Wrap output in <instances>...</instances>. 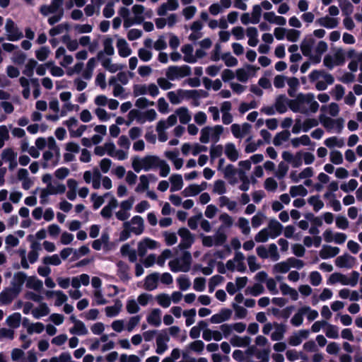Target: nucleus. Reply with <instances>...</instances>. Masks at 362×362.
<instances>
[{
	"label": "nucleus",
	"instance_id": "obj_42",
	"mask_svg": "<svg viewBox=\"0 0 362 362\" xmlns=\"http://www.w3.org/2000/svg\"><path fill=\"white\" fill-rule=\"evenodd\" d=\"M308 202L313 206L315 212H317L324 206V203L320 199L319 195L311 196L308 199Z\"/></svg>",
	"mask_w": 362,
	"mask_h": 362
},
{
	"label": "nucleus",
	"instance_id": "obj_54",
	"mask_svg": "<svg viewBox=\"0 0 362 362\" xmlns=\"http://www.w3.org/2000/svg\"><path fill=\"white\" fill-rule=\"evenodd\" d=\"M221 58L224 60L226 66L228 67L235 66L238 63V59L232 56L230 52L223 54Z\"/></svg>",
	"mask_w": 362,
	"mask_h": 362
},
{
	"label": "nucleus",
	"instance_id": "obj_9",
	"mask_svg": "<svg viewBox=\"0 0 362 362\" xmlns=\"http://www.w3.org/2000/svg\"><path fill=\"white\" fill-rule=\"evenodd\" d=\"M160 158L157 156L148 155L142 158L143 167L145 171L158 168Z\"/></svg>",
	"mask_w": 362,
	"mask_h": 362
},
{
	"label": "nucleus",
	"instance_id": "obj_6",
	"mask_svg": "<svg viewBox=\"0 0 362 362\" xmlns=\"http://www.w3.org/2000/svg\"><path fill=\"white\" fill-rule=\"evenodd\" d=\"M356 262V258L347 253L339 256L335 259V264L339 268L351 269Z\"/></svg>",
	"mask_w": 362,
	"mask_h": 362
},
{
	"label": "nucleus",
	"instance_id": "obj_5",
	"mask_svg": "<svg viewBox=\"0 0 362 362\" xmlns=\"http://www.w3.org/2000/svg\"><path fill=\"white\" fill-rule=\"evenodd\" d=\"M245 67L247 70L243 68H240L236 70L237 79L242 83L247 82L250 74L255 76L256 71L259 69V67H256L251 64H246Z\"/></svg>",
	"mask_w": 362,
	"mask_h": 362
},
{
	"label": "nucleus",
	"instance_id": "obj_15",
	"mask_svg": "<svg viewBox=\"0 0 362 362\" xmlns=\"http://www.w3.org/2000/svg\"><path fill=\"white\" fill-rule=\"evenodd\" d=\"M119 55L122 57H127L132 54V49L124 38H119L117 42Z\"/></svg>",
	"mask_w": 362,
	"mask_h": 362
},
{
	"label": "nucleus",
	"instance_id": "obj_25",
	"mask_svg": "<svg viewBox=\"0 0 362 362\" xmlns=\"http://www.w3.org/2000/svg\"><path fill=\"white\" fill-rule=\"evenodd\" d=\"M171 182L170 191L176 192L179 191L182 188L183 180L182 177L180 174H173L170 177Z\"/></svg>",
	"mask_w": 362,
	"mask_h": 362
},
{
	"label": "nucleus",
	"instance_id": "obj_62",
	"mask_svg": "<svg viewBox=\"0 0 362 362\" xmlns=\"http://www.w3.org/2000/svg\"><path fill=\"white\" fill-rule=\"evenodd\" d=\"M44 329V325L42 322H37L30 325V326L27 328V331L30 334H33V332L40 334L43 332Z\"/></svg>",
	"mask_w": 362,
	"mask_h": 362
},
{
	"label": "nucleus",
	"instance_id": "obj_32",
	"mask_svg": "<svg viewBox=\"0 0 362 362\" xmlns=\"http://www.w3.org/2000/svg\"><path fill=\"white\" fill-rule=\"evenodd\" d=\"M49 308L45 303H41L38 308L33 310V316L39 319L42 317L46 316L49 313Z\"/></svg>",
	"mask_w": 362,
	"mask_h": 362
},
{
	"label": "nucleus",
	"instance_id": "obj_33",
	"mask_svg": "<svg viewBox=\"0 0 362 362\" xmlns=\"http://www.w3.org/2000/svg\"><path fill=\"white\" fill-rule=\"evenodd\" d=\"M280 290L283 295H289L293 300H297L298 298V292L293 288L290 287L286 283H282L280 285Z\"/></svg>",
	"mask_w": 362,
	"mask_h": 362
},
{
	"label": "nucleus",
	"instance_id": "obj_52",
	"mask_svg": "<svg viewBox=\"0 0 362 362\" xmlns=\"http://www.w3.org/2000/svg\"><path fill=\"white\" fill-rule=\"evenodd\" d=\"M262 15L261 6L258 4L254 5L252 7L251 23L257 24L259 22L260 17Z\"/></svg>",
	"mask_w": 362,
	"mask_h": 362
},
{
	"label": "nucleus",
	"instance_id": "obj_1",
	"mask_svg": "<svg viewBox=\"0 0 362 362\" xmlns=\"http://www.w3.org/2000/svg\"><path fill=\"white\" fill-rule=\"evenodd\" d=\"M313 98H315V95L312 93H308L306 94L300 93L297 95L296 99H288V106L293 112L308 114V110L305 108L301 109L300 105L303 103H310L313 100Z\"/></svg>",
	"mask_w": 362,
	"mask_h": 362
},
{
	"label": "nucleus",
	"instance_id": "obj_22",
	"mask_svg": "<svg viewBox=\"0 0 362 362\" xmlns=\"http://www.w3.org/2000/svg\"><path fill=\"white\" fill-rule=\"evenodd\" d=\"M273 325L275 331L272 334L271 339L272 341H280L283 339L284 334L286 331V326L283 324L274 322Z\"/></svg>",
	"mask_w": 362,
	"mask_h": 362
},
{
	"label": "nucleus",
	"instance_id": "obj_58",
	"mask_svg": "<svg viewBox=\"0 0 362 362\" xmlns=\"http://www.w3.org/2000/svg\"><path fill=\"white\" fill-rule=\"evenodd\" d=\"M42 262L45 264H51L54 266H58L62 263L59 257L57 254L52 256L45 257L42 259Z\"/></svg>",
	"mask_w": 362,
	"mask_h": 362
},
{
	"label": "nucleus",
	"instance_id": "obj_11",
	"mask_svg": "<svg viewBox=\"0 0 362 362\" xmlns=\"http://www.w3.org/2000/svg\"><path fill=\"white\" fill-rule=\"evenodd\" d=\"M18 296L11 288L4 289L0 293V303L1 305H9L13 300Z\"/></svg>",
	"mask_w": 362,
	"mask_h": 362
},
{
	"label": "nucleus",
	"instance_id": "obj_3",
	"mask_svg": "<svg viewBox=\"0 0 362 362\" xmlns=\"http://www.w3.org/2000/svg\"><path fill=\"white\" fill-rule=\"evenodd\" d=\"M5 29L8 33L6 39L9 41H18L23 37V33L19 30L14 21L11 18L7 19Z\"/></svg>",
	"mask_w": 362,
	"mask_h": 362
},
{
	"label": "nucleus",
	"instance_id": "obj_12",
	"mask_svg": "<svg viewBox=\"0 0 362 362\" xmlns=\"http://www.w3.org/2000/svg\"><path fill=\"white\" fill-rule=\"evenodd\" d=\"M283 226L276 219H272L268 223L269 233L272 239L279 236L283 230Z\"/></svg>",
	"mask_w": 362,
	"mask_h": 362
},
{
	"label": "nucleus",
	"instance_id": "obj_55",
	"mask_svg": "<svg viewBox=\"0 0 362 362\" xmlns=\"http://www.w3.org/2000/svg\"><path fill=\"white\" fill-rule=\"evenodd\" d=\"M49 52L48 47H41L39 49L35 51V57L39 61L43 62L48 57Z\"/></svg>",
	"mask_w": 362,
	"mask_h": 362
},
{
	"label": "nucleus",
	"instance_id": "obj_59",
	"mask_svg": "<svg viewBox=\"0 0 362 362\" xmlns=\"http://www.w3.org/2000/svg\"><path fill=\"white\" fill-rule=\"evenodd\" d=\"M212 130V127H205L201 130V135L199 137V141L202 144H207L209 142L210 134Z\"/></svg>",
	"mask_w": 362,
	"mask_h": 362
},
{
	"label": "nucleus",
	"instance_id": "obj_14",
	"mask_svg": "<svg viewBox=\"0 0 362 362\" xmlns=\"http://www.w3.org/2000/svg\"><path fill=\"white\" fill-rule=\"evenodd\" d=\"M158 279L159 274L158 273L148 274L145 278L144 288L148 291L156 289L158 286Z\"/></svg>",
	"mask_w": 362,
	"mask_h": 362
},
{
	"label": "nucleus",
	"instance_id": "obj_44",
	"mask_svg": "<svg viewBox=\"0 0 362 362\" xmlns=\"http://www.w3.org/2000/svg\"><path fill=\"white\" fill-rule=\"evenodd\" d=\"M290 269V265L288 259L286 262H281L276 264L273 267L274 273L286 274Z\"/></svg>",
	"mask_w": 362,
	"mask_h": 362
},
{
	"label": "nucleus",
	"instance_id": "obj_7",
	"mask_svg": "<svg viewBox=\"0 0 362 362\" xmlns=\"http://www.w3.org/2000/svg\"><path fill=\"white\" fill-rule=\"evenodd\" d=\"M27 276L23 272H18L14 274L13 279L11 281V288L16 291V293H20L22 290V286L25 281H27Z\"/></svg>",
	"mask_w": 362,
	"mask_h": 362
},
{
	"label": "nucleus",
	"instance_id": "obj_57",
	"mask_svg": "<svg viewBox=\"0 0 362 362\" xmlns=\"http://www.w3.org/2000/svg\"><path fill=\"white\" fill-rule=\"evenodd\" d=\"M103 46H104V53L112 56L115 53V49L112 46V39L110 37L105 38L103 41Z\"/></svg>",
	"mask_w": 362,
	"mask_h": 362
},
{
	"label": "nucleus",
	"instance_id": "obj_37",
	"mask_svg": "<svg viewBox=\"0 0 362 362\" xmlns=\"http://www.w3.org/2000/svg\"><path fill=\"white\" fill-rule=\"evenodd\" d=\"M145 10V8L143 5L135 4L132 7V12L135 16L136 18V24H141L144 20V17L142 16Z\"/></svg>",
	"mask_w": 362,
	"mask_h": 362
},
{
	"label": "nucleus",
	"instance_id": "obj_39",
	"mask_svg": "<svg viewBox=\"0 0 362 362\" xmlns=\"http://www.w3.org/2000/svg\"><path fill=\"white\" fill-rule=\"evenodd\" d=\"M202 192V189L198 188V185L192 184L187 187L183 191L184 197H194L199 194Z\"/></svg>",
	"mask_w": 362,
	"mask_h": 362
},
{
	"label": "nucleus",
	"instance_id": "obj_10",
	"mask_svg": "<svg viewBox=\"0 0 362 362\" xmlns=\"http://www.w3.org/2000/svg\"><path fill=\"white\" fill-rule=\"evenodd\" d=\"M117 275L119 276V279L123 282H127L131 279L129 274V265L126 262L120 260L117 263Z\"/></svg>",
	"mask_w": 362,
	"mask_h": 362
},
{
	"label": "nucleus",
	"instance_id": "obj_48",
	"mask_svg": "<svg viewBox=\"0 0 362 362\" xmlns=\"http://www.w3.org/2000/svg\"><path fill=\"white\" fill-rule=\"evenodd\" d=\"M156 299L158 303L163 308H168L170 305L171 299L166 293H160L156 296Z\"/></svg>",
	"mask_w": 362,
	"mask_h": 362
},
{
	"label": "nucleus",
	"instance_id": "obj_29",
	"mask_svg": "<svg viewBox=\"0 0 362 362\" xmlns=\"http://www.w3.org/2000/svg\"><path fill=\"white\" fill-rule=\"evenodd\" d=\"M28 288L33 289L36 291H40L42 289V281L38 279L36 276H33L28 278L26 284Z\"/></svg>",
	"mask_w": 362,
	"mask_h": 362
},
{
	"label": "nucleus",
	"instance_id": "obj_34",
	"mask_svg": "<svg viewBox=\"0 0 362 362\" xmlns=\"http://www.w3.org/2000/svg\"><path fill=\"white\" fill-rule=\"evenodd\" d=\"M176 114L179 117L180 123L187 124L191 120V115L189 110L185 107H181L176 110Z\"/></svg>",
	"mask_w": 362,
	"mask_h": 362
},
{
	"label": "nucleus",
	"instance_id": "obj_21",
	"mask_svg": "<svg viewBox=\"0 0 362 362\" xmlns=\"http://www.w3.org/2000/svg\"><path fill=\"white\" fill-rule=\"evenodd\" d=\"M309 310V306H304L300 308L298 313H296L291 320V323L295 327H299L303 322V315L307 313Z\"/></svg>",
	"mask_w": 362,
	"mask_h": 362
},
{
	"label": "nucleus",
	"instance_id": "obj_51",
	"mask_svg": "<svg viewBox=\"0 0 362 362\" xmlns=\"http://www.w3.org/2000/svg\"><path fill=\"white\" fill-rule=\"evenodd\" d=\"M223 280H224L223 276H222L221 275L216 274V275L213 276L210 279L209 282V291L210 293H212L214 291L215 287L216 286H218V284H220Z\"/></svg>",
	"mask_w": 362,
	"mask_h": 362
},
{
	"label": "nucleus",
	"instance_id": "obj_60",
	"mask_svg": "<svg viewBox=\"0 0 362 362\" xmlns=\"http://www.w3.org/2000/svg\"><path fill=\"white\" fill-rule=\"evenodd\" d=\"M270 236L267 228H263L258 232L255 236V240L257 243H265L268 240V238Z\"/></svg>",
	"mask_w": 362,
	"mask_h": 362
},
{
	"label": "nucleus",
	"instance_id": "obj_17",
	"mask_svg": "<svg viewBox=\"0 0 362 362\" xmlns=\"http://www.w3.org/2000/svg\"><path fill=\"white\" fill-rule=\"evenodd\" d=\"M193 47L190 44L182 47L181 51L184 54L183 60L187 63L194 64L197 62L196 57L193 56Z\"/></svg>",
	"mask_w": 362,
	"mask_h": 362
},
{
	"label": "nucleus",
	"instance_id": "obj_35",
	"mask_svg": "<svg viewBox=\"0 0 362 362\" xmlns=\"http://www.w3.org/2000/svg\"><path fill=\"white\" fill-rule=\"evenodd\" d=\"M290 135V132L286 129L277 133L273 139L274 145L276 146H281L283 141H286L289 139Z\"/></svg>",
	"mask_w": 362,
	"mask_h": 362
},
{
	"label": "nucleus",
	"instance_id": "obj_8",
	"mask_svg": "<svg viewBox=\"0 0 362 362\" xmlns=\"http://www.w3.org/2000/svg\"><path fill=\"white\" fill-rule=\"evenodd\" d=\"M170 340V337L165 330H163L156 337V353L158 354H163L168 349L167 342Z\"/></svg>",
	"mask_w": 362,
	"mask_h": 362
},
{
	"label": "nucleus",
	"instance_id": "obj_63",
	"mask_svg": "<svg viewBox=\"0 0 362 362\" xmlns=\"http://www.w3.org/2000/svg\"><path fill=\"white\" fill-rule=\"evenodd\" d=\"M16 157V153L11 148H7L3 150L1 158L4 161H11Z\"/></svg>",
	"mask_w": 362,
	"mask_h": 362
},
{
	"label": "nucleus",
	"instance_id": "obj_40",
	"mask_svg": "<svg viewBox=\"0 0 362 362\" xmlns=\"http://www.w3.org/2000/svg\"><path fill=\"white\" fill-rule=\"evenodd\" d=\"M237 173V170L234 168L232 164H228L226 165L224 170V177L226 179H233L230 182V184H233L237 182L236 178H235V175Z\"/></svg>",
	"mask_w": 362,
	"mask_h": 362
},
{
	"label": "nucleus",
	"instance_id": "obj_27",
	"mask_svg": "<svg viewBox=\"0 0 362 362\" xmlns=\"http://www.w3.org/2000/svg\"><path fill=\"white\" fill-rule=\"evenodd\" d=\"M251 339L248 336L243 337L235 335L230 339V343L233 346L236 347H245L249 346Z\"/></svg>",
	"mask_w": 362,
	"mask_h": 362
},
{
	"label": "nucleus",
	"instance_id": "obj_28",
	"mask_svg": "<svg viewBox=\"0 0 362 362\" xmlns=\"http://www.w3.org/2000/svg\"><path fill=\"white\" fill-rule=\"evenodd\" d=\"M148 177L151 179H156L154 175L148 174V175H142L140 176V183L136 187V192H140L148 189L149 186Z\"/></svg>",
	"mask_w": 362,
	"mask_h": 362
},
{
	"label": "nucleus",
	"instance_id": "obj_45",
	"mask_svg": "<svg viewBox=\"0 0 362 362\" xmlns=\"http://www.w3.org/2000/svg\"><path fill=\"white\" fill-rule=\"evenodd\" d=\"M177 93L181 98H186L187 99H197L198 92L197 90H177Z\"/></svg>",
	"mask_w": 362,
	"mask_h": 362
},
{
	"label": "nucleus",
	"instance_id": "obj_24",
	"mask_svg": "<svg viewBox=\"0 0 362 362\" xmlns=\"http://www.w3.org/2000/svg\"><path fill=\"white\" fill-rule=\"evenodd\" d=\"M133 225H137V227L132 226V233L136 235H141L144 230V219L140 216H134L131 219Z\"/></svg>",
	"mask_w": 362,
	"mask_h": 362
},
{
	"label": "nucleus",
	"instance_id": "obj_2",
	"mask_svg": "<svg viewBox=\"0 0 362 362\" xmlns=\"http://www.w3.org/2000/svg\"><path fill=\"white\" fill-rule=\"evenodd\" d=\"M191 68L188 65L170 66L165 73V76L168 80L175 81L178 78H184L191 75Z\"/></svg>",
	"mask_w": 362,
	"mask_h": 362
},
{
	"label": "nucleus",
	"instance_id": "obj_53",
	"mask_svg": "<svg viewBox=\"0 0 362 362\" xmlns=\"http://www.w3.org/2000/svg\"><path fill=\"white\" fill-rule=\"evenodd\" d=\"M183 315L186 317L185 324L189 327L194 322V317L196 316L195 308H192L183 312Z\"/></svg>",
	"mask_w": 362,
	"mask_h": 362
},
{
	"label": "nucleus",
	"instance_id": "obj_38",
	"mask_svg": "<svg viewBox=\"0 0 362 362\" xmlns=\"http://www.w3.org/2000/svg\"><path fill=\"white\" fill-rule=\"evenodd\" d=\"M290 194L292 197H296L297 196H301L303 197L308 194V190L301 185L291 186L290 188Z\"/></svg>",
	"mask_w": 362,
	"mask_h": 362
},
{
	"label": "nucleus",
	"instance_id": "obj_4",
	"mask_svg": "<svg viewBox=\"0 0 362 362\" xmlns=\"http://www.w3.org/2000/svg\"><path fill=\"white\" fill-rule=\"evenodd\" d=\"M182 240L178 245L180 250L189 248L194 243V236L187 228H180L177 232Z\"/></svg>",
	"mask_w": 362,
	"mask_h": 362
},
{
	"label": "nucleus",
	"instance_id": "obj_26",
	"mask_svg": "<svg viewBox=\"0 0 362 362\" xmlns=\"http://www.w3.org/2000/svg\"><path fill=\"white\" fill-rule=\"evenodd\" d=\"M180 260L182 266V272H187L190 269L192 261L191 253L188 251L183 252Z\"/></svg>",
	"mask_w": 362,
	"mask_h": 362
},
{
	"label": "nucleus",
	"instance_id": "obj_43",
	"mask_svg": "<svg viewBox=\"0 0 362 362\" xmlns=\"http://www.w3.org/2000/svg\"><path fill=\"white\" fill-rule=\"evenodd\" d=\"M124 229L119 234V241H125L130 237V233H132V228L130 222L126 221L123 224Z\"/></svg>",
	"mask_w": 362,
	"mask_h": 362
},
{
	"label": "nucleus",
	"instance_id": "obj_16",
	"mask_svg": "<svg viewBox=\"0 0 362 362\" xmlns=\"http://www.w3.org/2000/svg\"><path fill=\"white\" fill-rule=\"evenodd\" d=\"M161 310L159 308H154L147 316V322L155 327H159L161 324Z\"/></svg>",
	"mask_w": 362,
	"mask_h": 362
},
{
	"label": "nucleus",
	"instance_id": "obj_50",
	"mask_svg": "<svg viewBox=\"0 0 362 362\" xmlns=\"http://www.w3.org/2000/svg\"><path fill=\"white\" fill-rule=\"evenodd\" d=\"M359 278V273L356 271H353L351 273V277L347 278L345 276V279L344 281H342L343 285H351V286H355L358 281Z\"/></svg>",
	"mask_w": 362,
	"mask_h": 362
},
{
	"label": "nucleus",
	"instance_id": "obj_36",
	"mask_svg": "<svg viewBox=\"0 0 362 362\" xmlns=\"http://www.w3.org/2000/svg\"><path fill=\"white\" fill-rule=\"evenodd\" d=\"M72 334L85 335L88 334V329L82 321H76L73 327L69 329Z\"/></svg>",
	"mask_w": 362,
	"mask_h": 362
},
{
	"label": "nucleus",
	"instance_id": "obj_13",
	"mask_svg": "<svg viewBox=\"0 0 362 362\" xmlns=\"http://www.w3.org/2000/svg\"><path fill=\"white\" fill-rule=\"evenodd\" d=\"M339 248L331 245H325L320 251V257L323 259H327L337 256L339 253Z\"/></svg>",
	"mask_w": 362,
	"mask_h": 362
},
{
	"label": "nucleus",
	"instance_id": "obj_18",
	"mask_svg": "<svg viewBox=\"0 0 362 362\" xmlns=\"http://www.w3.org/2000/svg\"><path fill=\"white\" fill-rule=\"evenodd\" d=\"M315 40L312 37H305L301 42L300 49L305 57L310 56Z\"/></svg>",
	"mask_w": 362,
	"mask_h": 362
},
{
	"label": "nucleus",
	"instance_id": "obj_19",
	"mask_svg": "<svg viewBox=\"0 0 362 362\" xmlns=\"http://www.w3.org/2000/svg\"><path fill=\"white\" fill-rule=\"evenodd\" d=\"M288 99L284 94H281L277 96L275 101V108L276 110L280 113L283 114L287 111V107L286 105H288Z\"/></svg>",
	"mask_w": 362,
	"mask_h": 362
},
{
	"label": "nucleus",
	"instance_id": "obj_49",
	"mask_svg": "<svg viewBox=\"0 0 362 362\" xmlns=\"http://www.w3.org/2000/svg\"><path fill=\"white\" fill-rule=\"evenodd\" d=\"M344 15L349 16L354 11V6L349 0L341 1L339 4Z\"/></svg>",
	"mask_w": 362,
	"mask_h": 362
},
{
	"label": "nucleus",
	"instance_id": "obj_64",
	"mask_svg": "<svg viewBox=\"0 0 362 362\" xmlns=\"http://www.w3.org/2000/svg\"><path fill=\"white\" fill-rule=\"evenodd\" d=\"M188 346L190 350L201 353L204 349V343L202 340H195L191 342Z\"/></svg>",
	"mask_w": 362,
	"mask_h": 362
},
{
	"label": "nucleus",
	"instance_id": "obj_61",
	"mask_svg": "<svg viewBox=\"0 0 362 362\" xmlns=\"http://www.w3.org/2000/svg\"><path fill=\"white\" fill-rule=\"evenodd\" d=\"M177 282L179 288L182 291L187 290L191 285L189 279L185 276H180V277H178L177 279Z\"/></svg>",
	"mask_w": 362,
	"mask_h": 362
},
{
	"label": "nucleus",
	"instance_id": "obj_47",
	"mask_svg": "<svg viewBox=\"0 0 362 362\" xmlns=\"http://www.w3.org/2000/svg\"><path fill=\"white\" fill-rule=\"evenodd\" d=\"M221 228L222 226L219 228L214 235V245L216 246L223 245L227 240V235L223 230H221Z\"/></svg>",
	"mask_w": 362,
	"mask_h": 362
},
{
	"label": "nucleus",
	"instance_id": "obj_31",
	"mask_svg": "<svg viewBox=\"0 0 362 362\" xmlns=\"http://www.w3.org/2000/svg\"><path fill=\"white\" fill-rule=\"evenodd\" d=\"M21 321V315L20 313H14L10 315L6 319L7 325L13 328L16 329L19 327Z\"/></svg>",
	"mask_w": 362,
	"mask_h": 362
},
{
	"label": "nucleus",
	"instance_id": "obj_23",
	"mask_svg": "<svg viewBox=\"0 0 362 362\" xmlns=\"http://www.w3.org/2000/svg\"><path fill=\"white\" fill-rule=\"evenodd\" d=\"M225 154L227 158L232 162L238 160L239 154L235 146L233 143H228L225 146Z\"/></svg>",
	"mask_w": 362,
	"mask_h": 362
},
{
	"label": "nucleus",
	"instance_id": "obj_20",
	"mask_svg": "<svg viewBox=\"0 0 362 362\" xmlns=\"http://www.w3.org/2000/svg\"><path fill=\"white\" fill-rule=\"evenodd\" d=\"M316 23L326 28L332 29L338 25V21L337 18H331L327 16L318 18L316 21Z\"/></svg>",
	"mask_w": 362,
	"mask_h": 362
},
{
	"label": "nucleus",
	"instance_id": "obj_56",
	"mask_svg": "<svg viewBox=\"0 0 362 362\" xmlns=\"http://www.w3.org/2000/svg\"><path fill=\"white\" fill-rule=\"evenodd\" d=\"M325 334L328 338L337 339L339 337V329L336 325L328 324Z\"/></svg>",
	"mask_w": 362,
	"mask_h": 362
},
{
	"label": "nucleus",
	"instance_id": "obj_41",
	"mask_svg": "<svg viewBox=\"0 0 362 362\" xmlns=\"http://www.w3.org/2000/svg\"><path fill=\"white\" fill-rule=\"evenodd\" d=\"M37 64V62L34 59H30L23 71V74L28 77H32L34 74V69Z\"/></svg>",
	"mask_w": 362,
	"mask_h": 362
},
{
	"label": "nucleus",
	"instance_id": "obj_30",
	"mask_svg": "<svg viewBox=\"0 0 362 362\" xmlns=\"http://www.w3.org/2000/svg\"><path fill=\"white\" fill-rule=\"evenodd\" d=\"M122 306V302L119 299H117L114 305L105 308L106 315L109 317L117 316L119 313Z\"/></svg>",
	"mask_w": 362,
	"mask_h": 362
},
{
	"label": "nucleus",
	"instance_id": "obj_46",
	"mask_svg": "<svg viewBox=\"0 0 362 362\" xmlns=\"http://www.w3.org/2000/svg\"><path fill=\"white\" fill-rule=\"evenodd\" d=\"M319 120L320 123L327 129V130H330L334 128V119L329 117L324 114H321L319 116Z\"/></svg>",
	"mask_w": 362,
	"mask_h": 362
}]
</instances>
